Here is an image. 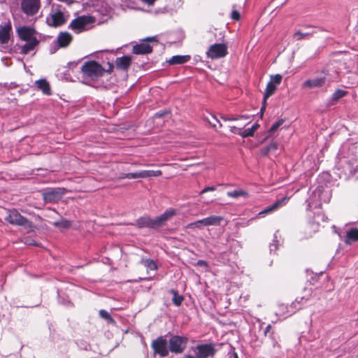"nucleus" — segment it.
Masks as SVG:
<instances>
[{
	"label": "nucleus",
	"mask_w": 358,
	"mask_h": 358,
	"mask_svg": "<svg viewBox=\"0 0 358 358\" xmlns=\"http://www.w3.org/2000/svg\"><path fill=\"white\" fill-rule=\"evenodd\" d=\"M231 18L234 20L240 19V13L237 10H233L231 13Z\"/></svg>",
	"instance_id": "43"
},
{
	"label": "nucleus",
	"mask_w": 358,
	"mask_h": 358,
	"mask_svg": "<svg viewBox=\"0 0 358 358\" xmlns=\"http://www.w3.org/2000/svg\"><path fill=\"white\" fill-rule=\"evenodd\" d=\"M131 64V57L128 55H124L121 57H117L115 60L116 68L120 70L127 71Z\"/></svg>",
	"instance_id": "18"
},
{
	"label": "nucleus",
	"mask_w": 358,
	"mask_h": 358,
	"mask_svg": "<svg viewBox=\"0 0 358 358\" xmlns=\"http://www.w3.org/2000/svg\"><path fill=\"white\" fill-rule=\"evenodd\" d=\"M327 278V275L326 273H321L320 274V275L318 276V280L320 281H322V280H324Z\"/></svg>",
	"instance_id": "47"
},
{
	"label": "nucleus",
	"mask_w": 358,
	"mask_h": 358,
	"mask_svg": "<svg viewBox=\"0 0 358 358\" xmlns=\"http://www.w3.org/2000/svg\"><path fill=\"white\" fill-rule=\"evenodd\" d=\"M282 79V77L281 75L276 74V75L271 76L269 82L273 83V85H275L276 86L277 85H279L281 83Z\"/></svg>",
	"instance_id": "38"
},
{
	"label": "nucleus",
	"mask_w": 358,
	"mask_h": 358,
	"mask_svg": "<svg viewBox=\"0 0 358 358\" xmlns=\"http://www.w3.org/2000/svg\"><path fill=\"white\" fill-rule=\"evenodd\" d=\"M313 34V32L302 31L299 30V31H298L294 33V38L296 41H300V40H302V39L309 36L310 35H311Z\"/></svg>",
	"instance_id": "35"
},
{
	"label": "nucleus",
	"mask_w": 358,
	"mask_h": 358,
	"mask_svg": "<svg viewBox=\"0 0 358 358\" xmlns=\"http://www.w3.org/2000/svg\"><path fill=\"white\" fill-rule=\"evenodd\" d=\"M315 294L312 287H305L303 291V295L300 298L296 299V300L290 304L292 310H288V315H292L296 310L301 309L302 306L315 296Z\"/></svg>",
	"instance_id": "6"
},
{
	"label": "nucleus",
	"mask_w": 358,
	"mask_h": 358,
	"mask_svg": "<svg viewBox=\"0 0 358 358\" xmlns=\"http://www.w3.org/2000/svg\"><path fill=\"white\" fill-rule=\"evenodd\" d=\"M81 72L83 76L89 78L91 80H96L103 75L105 69L98 62L95 61H88L85 62L82 66Z\"/></svg>",
	"instance_id": "4"
},
{
	"label": "nucleus",
	"mask_w": 358,
	"mask_h": 358,
	"mask_svg": "<svg viewBox=\"0 0 358 358\" xmlns=\"http://www.w3.org/2000/svg\"><path fill=\"white\" fill-rule=\"evenodd\" d=\"M273 242L274 243H271L269 246L271 252L275 251L278 248L277 241H274Z\"/></svg>",
	"instance_id": "44"
},
{
	"label": "nucleus",
	"mask_w": 358,
	"mask_h": 358,
	"mask_svg": "<svg viewBox=\"0 0 358 358\" xmlns=\"http://www.w3.org/2000/svg\"><path fill=\"white\" fill-rule=\"evenodd\" d=\"M223 217L221 216H210L206 217V226H217L220 225Z\"/></svg>",
	"instance_id": "29"
},
{
	"label": "nucleus",
	"mask_w": 358,
	"mask_h": 358,
	"mask_svg": "<svg viewBox=\"0 0 358 358\" xmlns=\"http://www.w3.org/2000/svg\"><path fill=\"white\" fill-rule=\"evenodd\" d=\"M206 218H204V219H202V220H199V223L201 224V225L203 227V226H206Z\"/></svg>",
	"instance_id": "50"
},
{
	"label": "nucleus",
	"mask_w": 358,
	"mask_h": 358,
	"mask_svg": "<svg viewBox=\"0 0 358 358\" xmlns=\"http://www.w3.org/2000/svg\"><path fill=\"white\" fill-rule=\"evenodd\" d=\"M241 129V128H238L235 126H230V131L234 134H238L239 132H238V131H239Z\"/></svg>",
	"instance_id": "46"
},
{
	"label": "nucleus",
	"mask_w": 358,
	"mask_h": 358,
	"mask_svg": "<svg viewBox=\"0 0 358 358\" xmlns=\"http://www.w3.org/2000/svg\"><path fill=\"white\" fill-rule=\"evenodd\" d=\"M12 34V26L10 22L0 24V43L6 44L8 43Z\"/></svg>",
	"instance_id": "15"
},
{
	"label": "nucleus",
	"mask_w": 358,
	"mask_h": 358,
	"mask_svg": "<svg viewBox=\"0 0 358 358\" xmlns=\"http://www.w3.org/2000/svg\"><path fill=\"white\" fill-rule=\"evenodd\" d=\"M271 324H268V325L266 327L265 331H264L265 334H266L269 331V330L271 329Z\"/></svg>",
	"instance_id": "53"
},
{
	"label": "nucleus",
	"mask_w": 358,
	"mask_h": 358,
	"mask_svg": "<svg viewBox=\"0 0 358 358\" xmlns=\"http://www.w3.org/2000/svg\"><path fill=\"white\" fill-rule=\"evenodd\" d=\"M278 146V144L276 142H272L271 143H270V145L268 146H267L265 148L264 154L267 155L268 152L277 150Z\"/></svg>",
	"instance_id": "39"
},
{
	"label": "nucleus",
	"mask_w": 358,
	"mask_h": 358,
	"mask_svg": "<svg viewBox=\"0 0 358 358\" xmlns=\"http://www.w3.org/2000/svg\"><path fill=\"white\" fill-rule=\"evenodd\" d=\"M214 189H215L214 187H206V188L203 189L201 192L204 193V192H208L209 190L212 191V190H214Z\"/></svg>",
	"instance_id": "49"
},
{
	"label": "nucleus",
	"mask_w": 358,
	"mask_h": 358,
	"mask_svg": "<svg viewBox=\"0 0 358 358\" xmlns=\"http://www.w3.org/2000/svg\"><path fill=\"white\" fill-rule=\"evenodd\" d=\"M330 82V79L327 76L317 77L306 80L302 84V88L303 89H313L319 88L326 84V83Z\"/></svg>",
	"instance_id": "12"
},
{
	"label": "nucleus",
	"mask_w": 358,
	"mask_h": 358,
	"mask_svg": "<svg viewBox=\"0 0 358 358\" xmlns=\"http://www.w3.org/2000/svg\"><path fill=\"white\" fill-rule=\"evenodd\" d=\"M161 176L162 171L160 170H143L135 173H127L125 174L124 176H122V178H146L152 177H159Z\"/></svg>",
	"instance_id": "13"
},
{
	"label": "nucleus",
	"mask_w": 358,
	"mask_h": 358,
	"mask_svg": "<svg viewBox=\"0 0 358 358\" xmlns=\"http://www.w3.org/2000/svg\"><path fill=\"white\" fill-rule=\"evenodd\" d=\"M64 194L63 191L59 190H50L44 194V199L46 201H52L59 199Z\"/></svg>",
	"instance_id": "24"
},
{
	"label": "nucleus",
	"mask_w": 358,
	"mask_h": 358,
	"mask_svg": "<svg viewBox=\"0 0 358 358\" xmlns=\"http://www.w3.org/2000/svg\"><path fill=\"white\" fill-rule=\"evenodd\" d=\"M197 264L199 266H206V262L203 260H199Z\"/></svg>",
	"instance_id": "51"
},
{
	"label": "nucleus",
	"mask_w": 358,
	"mask_h": 358,
	"mask_svg": "<svg viewBox=\"0 0 358 358\" xmlns=\"http://www.w3.org/2000/svg\"><path fill=\"white\" fill-rule=\"evenodd\" d=\"M92 22L91 17L85 15L80 16L71 21L69 24V28L76 33H80L85 30L86 26Z\"/></svg>",
	"instance_id": "11"
},
{
	"label": "nucleus",
	"mask_w": 358,
	"mask_h": 358,
	"mask_svg": "<svg viewBox=\"0 0 358 358\" xmlns=\"http://www.w3.org/2000/svg\"><path fill=\"white\" fill-rule=\"evenodd\" d=\"M142 1H143L144 3L148 4L149 6H152L155 3V2L156 1V0H141Z\"/></svg>",
	"instance_id": "48"
},
{
	"label": "nucleus",
	"mask_w": 358,
	"mask_h": 358,
	"mask_svg": "<svg viewBox=\"0 0 358 358\" xmlns=\"http://www.w3.org/2000/svg\"><path fill=\"white\" fill-rule=\"evenodd\" d=\"M141 263L148 269L155 271L157 269V264L155 262L150 259H141Z\"/></svg>",
	"instance_id": "33"
},
{
	"label": "nucleus",
	"mask_w": 358,
	"mask_h": 358,
	"mask_svg": "<svg viewBox=\"0 0 358 358\" xmlns=\"http://www.w3.org/2000/svg\"><path fill=\"white\" fill-rule=\"evenodd\" d=\"M275 90H276V86L275 85H273V83L268 82V84H267L266 88V91H265L264 95L263 106L261 108V112L262 113L263 112V110L266 108V99L269 96H271L275 92Z\"/></svg>",
	"instance_id": "23"
},
{
	"label": "nucleus",
	"mask_w": 358,
	"mask_h": 358,
	"mask_svg": "<svg viewBox=\"0 0 358 358\" xmlns=\"http://www.w3.org/2000/svg\"><path fill=\"white\" fill-rule=\"evenodd\" d=\"M20 6L22 11L27 16L36 15L41 8L40 0H21Z\"/></svg>",
	"instance_id": "8"
},
{
	"label": "nucleus",
	"mask_w": 358,
	"mask_h": 358,
	"mask_svg": "<svg viewBox=\"0 0 358 358\" xmlns=\"http://www.w3.org/2000/svg\"><path fill=\"white\" fill-rule=\"evenodd\" d=\"M350 241H358V229L352 228L347 232L346 242L350 243Z\"/></svg>",
	"instance_id": "28"
},
{
	"label": "nucleus",
	"mask_w": 358,
	"mask_h": 358,
	"mask_svg": "<svg viewBox=\"0 0 358 358\" xmlns=\"http://www.w3.org/2000/svg\"><path fill=\"white\" fill-rule=\"evenodd\" d=\"M190 59L189 55H176L173 56L169 60V63L171 65L182 64L187 62Z\"/></svg>",
	"instance_id": "25"
},
{
	"label": "nucleus",
	"mask_w": 358,
	"mask_h": 358,
	"mask_svg": "<svg viewBox=\"0 0 358 358\" xmlns=\"http://www.w3.org/2000/svg\"><path fill=\"white\" fill-rule=\"evenodd\" d=\"M5 220L10 224L22 226L28 230H32L34 228L32 222L15 209L7 211Z\"/></svg>",
	"instance_id": "5"
},
{
	"label": "nucleus",
	"mask_w": 358,
	"mask_h": 358,
	"mask_svg": "<svg viewBox=\"0 0 358 358\" xmlns=\"http://www.w3.org/2000/svg\"><path fill=\"white\" fill-rule=\"evenodd\" d=\"M176 215V210L173 208H169L166 210L163 214L159 216L155 217L156 222L158 227H161L169 218Z\"/></svg>",
	"instance_id": "20"
},
{
	"label": "nucleus",
	"mask_w": 358,
	"mask_h": 358,
	"mask_svg": "<svg viewBox=\"0 0 358 358\" xmlns=\"http://www.w3.org/2000/svg\"><path fill=\"white\" fill-rule=\"evenodd\" d=\"M171 293L173 294V297L172 299L173 303L176 306H179L181 305L184 298L182 296L178 295L177 291L172 289L171 291Z\"/></svg>",
	"instance_id": "34"
},
{
	"label": "nucleus",
	"mask_w": 358,
	"mask_h": 358,
	"mask_svg": "<svg viewBox=\"0 0 358 358\" xmlns=\"http://www.w3.org/2000/svg\"><path fill=\"white\" fill-rule=\"evenodd\" d=\"M99 315H100L101 317L105 319L106 320H107L110 323H114L115 322L114 320L112 318V317L110 316L109 313L107 312L105 310H99Z\"/></svg>",
	"instance_id": "36"
},
{
	"label": "nucleus",
	"mask_w": 358,
	"mask_h": 358,
	"mask_svg": "<svg viewBox=\"0 0 358 358\" xmlns=\"http://www.w3.org/2000/svg\"><path fill=\"white\" fill-rule=\"evenodd\" d=\"M164 114H168V113H166V112H165V113H157L155 114V116L157 117H161Z\"/></svg>",
	"instance_id": "52"
},
{
	"label": "nucleus",
	"mask_w": 358,
	"mask_h": 358,
	"mask_svg": "<svg viewBox=\"0 0 358 358\" xmlns=\"http://www.w3.org/2000/svg\"><path fill=\"white\" fill-rule=\"evenodd\" d=\"M259 127V124L257 123H255L252 126L251 128H248L245 129L243 131H240L238 134L241 136L243 138H246L249 136H253L255 132L257 130V129Z\"/></svg>",
	"instance_id": "27"
},
{
	"label": "nucleus",
	"mask_w": 358,
	"mask_h": 358,
	"mask_svg": "<svg viewBox=\"0 0 358 358\" xmlns=\"http://www.w3.org/2000/svg\"><path fill=\"white\" fill-rule=\"evenodd\" d=\"M136 224L140 228L148 227L155 229L158 227L155 217L151 218L148 216H143L138 219Z\"/></svg>",
	"instance_id": "17"
},
{
	"label": "nucleus",
	"mask_w": 358,
	"mask_h": 358,
	"mask_svg": "<svg viewBox=\"0 0 358 358\" xmlns=\"http://www.w3.org/2000/svg\"><path fill=\"white\" fill-rule=\"evenodd\" d=\"M336 98V92L333 94V99Z\"/></svg>",
	"instance_id": "55"
},
{
	"label": "nucleus",
	"mask_w": 358,
	"mask_h": 358,
	"mask_svg": "<svg viewBox=\"0 0 358 358\" xmlns=\"http://www.w3.org/2000/svg\"><path fill=\"white\" fill-rule=\"evenodd\" d=\"M221 118L224 120V121H227V120H229V121H231V120H238V117H235L234 116H227V117H221Z\"/></svg>",
	"instance_id": "45"
},
{
	"label": "nucleus",
	"mask_w": 358,
	"mask_h": 358,
	"mask_svg": "<svg viewBox=\"0 0 358 358\" xmlns=\"http://www.w3.org/2000/svg\"><path fill=\"white\" fill-rule=\"evenodd\" d=\"M189 351L194 353V355H185L183 358H208L215 355L217 350L213 343L201 344L196 346H192Z\"/></svg>",
	"instance_id": "3"
},
{
	"label": "nucleus",
	"mask_w": 358,
	"mask_h": 358,
	"mask_svg": "<svg viewBox=\"0 0 358 358\" xmlns=\"http://www.w3.org/2000/svg\"><path fill=\"white\" fill-rule=\"evenodd\" d=\"M151 348L155 353L161 357H166L169 353V348L167 347V341L163 336H159L153 340L151 343Z\"/></svg>",
	"instance_id": "10"
},
{
	"label": "nucleus",
	"mask_w": 358,
	"mask_h": 358,
	"mask_svg": "<svg viewBox=\"0 0 358 358\" xmlns=\"http://www.w3.org/2000/svg\"><path fill=\"white\" fill-rule=\"evenodd\" d=\"M39 43V41L37 38H33L31 41H26V43L21 46L20 53L27 55L29 52L32 51Z\"/></svg>",
	"instance_id": "21"
},
{
	"label": "nucleus",
	"mask_w": 358,
	"mask_h": 358,
	"mask_svg": "<svg viewBox=\"0 0 358 358\" xmlns=\"http://www.w3.org/2000/svg\"><path fill=\"white\" fill-rule=\"evenodd\" d=\"M292 308L290 305L289 306H285L283 304L279 305L278 310L276 312V315L287 317L290 315H288V310H291Z\"/></svg>",
	"instance_id": "32"
},
{
	"label": "nucleus",
	"mask_w": 358,
	"mask_h": 358,
	"mask_svg": "<svg viewBox=\"0 0 358 358\" xmlns=\"http://www.w3.org/2000/svg\"><path fill=\"white\" fill-rule=\"evenodd\" d=\"M52 225L59 229H66L71 227V223L67 220L61 219L59 221L53 222Z\"/></svg>",
	"instance_id": "31"
},
{
	"label": "nucleus",
	"mask_w": 358,
	"mask_h": 358,
	"mask_svg": "<svg viewBox=\"0 0 358 358\" xmlns=\"http://www.w3.org/2000/svg\"><path fill=\"white\" fill-rule=\"evenodd\" d=\"M73 40L72 35L67 31L60 32L56 41V44L58 48H66L69 45Z\"/></svg>",
	"instance_id": "16"
},
{
	"label": "nucleus",
	"mask_w": 358,
	"mask_h": 358,
	"mask_svg": "<svg viewBox=\"0 0 358 358\" xmlns=\"http://www.w3.org/2000/svg\"><path fill=\"white\" fill-rule=\"evenodd\" d=\"M227 46L224 43H215L206 52L207 57L212 59L224 57L227 55Z\"/></svg>",
	"instance_id": "9"
},
{
	"label": "nucleus",
	"mask_w": 358,
	"mask_h": 358,
	"mask_svg": "<svg viewBox=\"0 0 358 358\" xmlns=\"http://www.w3.org/2000/svg\"><path fill=\"white\" fill-rule=\"evenodd\" d=\"M69 17V14L65 10V8L62 9V6H52V10L46 17L45 22L49 27H59L66 24Z\"/></svg>",
	"instance_id": "2"
},
{
	"label": "nucleus",
	"mask_w": 358,
	"mask_h": 358,
	"mask_svg": "<svg viewBox=\"0 0 358 358\" xmlns=\"http://www.w3.org/2000/svg\"><path fill=\"white\" fill-rule=\"evenodd\" d=\"M348 92L343 90H337V100L345 96Z\"/></svg>",
	"instance_id": "42"
},
{
	"label": "nucleus",
	"mask_w": 358,
	"mask_h": 358,
	"mask_svg": "<svg viewBox=\"0 0 358 358\" xmlns=\"http://www.w3.org/2000/svg\"><path fill=\"white\" fill-rule=\"evenodd\" d=\"M322 288L324 289H326V290H331V288H329L327 287H322Z\"/></svg>",
	"instance_id": "54"
},
{
	"label": "nucleus",
	"mask_w": 358,
	"mask_h": 358,
	"mask_svg": "<svg viewBox=\"0 0 358 358\" xmlns=\"http://www.w3.org/2000/svg\"><path fill=\"white\" fill-rule=\"evenodd\" d=\"M284 122L283 119H280L277 122H275L270 128L268 131L269 135H271L273 132H274L275 130L278 129L280 126H281Z\"/></svg>",
	"instance_id": "37"
},
{
	"label": "nucleus",
	"mask_w": 358,
	"mask_h": 358,
	"mask_svg": "<svg viewBox=\"0 0 358 358\" xmlns=\"http://www.w3.org/2000/svg\"><path fill=\"white\" fill-rule=\"evenodd\" d=\"M234 357H235V358H238V355L236 353L234 354Z\"/></svg>",
	"instance_id": "56"
},
{
	"label": "nucleus",
	"mask_w": 358,
	"mask_h": 358,
	"mask_svg": "<svg viewBox=\"0 0 358 358\" xmlns=\"http://www.w3.org/2000/svg\"><path fill=\"white\" fill-rule=\"evenodd\" d=\"M331 197V191L327 187L318 185L311 192V194L306 200L307 210H313L315 209H320L322 203H327L330 201Z\"/></svg>",
	"instance_id": "1"
},
{
	"label": "nucleus",
	"mask_w": 358,
	"mask_h": 358,
	"mask_svg": "<svg viewBox=\"0 0 358 358\" xmlns=\"http://www.w3.org/2000/svg\"><path fill=\"white\" fill-rule=\"evenodd\" d=\"M202 226L201 225V224L199 223V220L194 222H192V223H189L187 225V228L188 229H194V228H201Z\"/></svg>",
	"instance_id": "41"
},
{
	"label": "nucleus",
	"mask_w": 358,
	"mask_h": 358,
	"mask_svg": "<svg viewBox=\"0 0 358 358\" xmlns=\"http://www.w3.org/2000/svg\"><path fill=\"white\" fill-rule=\"evenodd\" d=\"M188 338L178 335L172 336L169 341V350L175 354L182 353L187 347Z\"/></svg>",
	"instance_id": "7"
},
{
	"label": "nucleus",
	"mask_w": 358,
	"mask_h": 358,
	"mask_svg": "<svg viewBox=\"0 0 358 358\" xmlns=\"http://www.w3.org/2000/svg\"><path fill=\"white\" fill-rule=\"evenodd\" d=\"M17 35L20 40L24 41H31L35 36L36 31L34 29L29 27H20L17 29Z\"/></svg>",
	"instance_id": "14"
},
{
	"label": "nucleus",
	"mask_w": 358,
	"mask_h": 358,
	"mask_svg": "<svg viewBox=\"0 0 358 358\" xmlns=\"http://www.w3.org/2000/svg\"><path fill=\"white\" fill-rule=\"evenodd\" d=\"M208 121L209 124H210L212 127H216V123H219L220 127H222V124L220 123V120H217V119L216 118V117H215V116H214V115H211L210 119H208Z\"/></svg>",
	"instance_id": "40"
},
{
	"label": "nucleus",
	"mask_w": 358,
	"mask_h": 358,
	"mask_svg": "<svg viewBox=\"0 0 358 358\" xmlns=\"http://www.w3.org/2000/svg\"><path fill=\"white\" fill-rule=\"evenodd\" d=\"M285 199H282V200H280V201H277L276 202H275L274 203H273L272 205H271L270 206H268L267 208H266L264 210H263L262 211H261L259 213V215H262V214H266V213H271L275 210H276L278 208H279L281 205H282V203L283 202V201L285 200Z\"/></svg>",
	"instance_id": "30"
},
{
	"label": "nucleus",
	"mask_w": 358,
	"mask_h": 358,
	"mask_svg": "<svg viewBox=\"0 0 358 358\" xmlns=\"http://www.w3.org/2000/svg\"><path fill=\"white\" fill-rule=\"evenodd\" d=\"M227 194L228 196L233 198H247L248 196V193L242 189H236L233 191H229L227 192Z\"/></svg>",
	"instance_id": "26"
},
{
	"label": "nucleus",
	"mask_w": 358,
	"mask_h": 358,
	"mask_svg": "<svg viewBox=\"0 0 358 358\" xmlns=\"http://www.w3.org/2000/svg\"><path fill=\"white\" fill-rule=\"evenodd\" d=\"M37 88L43 92L45 95L51 94V89L49 83L45 79H40L35 81Z\"/></svg>",
	"instance_id": "22"
},
{
	"label": "nucleus",
	"mask_w": 358,
	"mask_h": 358,
	"mask_svg": "<svg viewBox=\"0 0 358 358\" xmlns=\"http://www.w3.org/2000/svg\"><path fill=\"white\" fill-rule=\"evenodd\" d=\"M133 53L136 55H145L152 52V48L148 43H142L133 47Z\"/></svg>",
	"instance_id": "19"
}]
</instances>
